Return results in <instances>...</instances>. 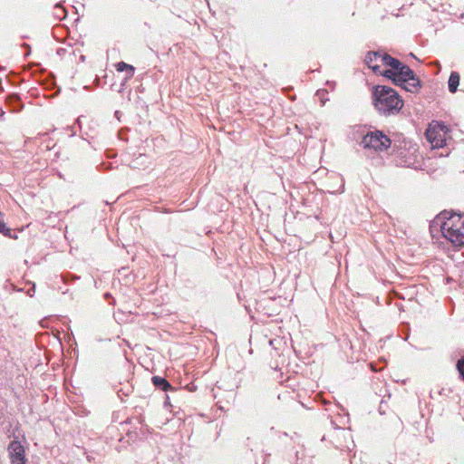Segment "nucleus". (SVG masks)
I'll use <instances>...</instances> for the list:
<instances>
[{
  "instance_id": "obj_22",
  "label": "nucleus",
  "mask_w": 464,
  "mask_h": 464,
  "mask_svg": "<svg viewBox=\"0 0 464 464\" xmlns=\"http://www.w3.org/2000/svg\"><path fill=\"white\" fill-rule=\"evenodd\" d=\"M382 406L381 405V406H380V412H381V413H382Z\"/></svg>"
},
{
  "instance_id": "obj_10",
  "label": "nucleus",
  "mask_w": 464,
  "mask_h": 464,
  "mask_svg": "<svg viewBox=\"0 0 464 464\" xmlns=\"http://www.w3.org/2000/svg\"><path fill=\"white\" fill-rule=\"evenodd\" d=\"M151 382L153 385L160 391L168 392L173 389L171 384L164 377L153 376Z\"/></svg>"
},
{
  "instance_id": "obj_18",
  "label": "nucleus",
  "mask_w": 464,
  "mask_h": 464,
  "mask_svg": "<svg viewBox=\"0 0 464 464\" xmlns=\"http://www.w3.org/2000/svg\"><path fill=\"white\" fill-rule=\"evenodd\" d=\"M104 297H105L106 299H108V298L111 297V295L110 293H106V294L104 295Z\"/></svg>"
},
{
  "instance_id": "obj_2",
  "label": "nucleus",
  "mask_w": 464,
  "mask_h": 464,
  "mask_svg": "<svg viewBox=\"0 0 464 464\" xmlns=\"http://www.w3.org/2000/svg\"><path fill=\"white\" fill-rule=\"evenodd\" d=\"M372 105L381 116L397 115L404 105L402 98L392 87L375 85L372 89Z\"/></svg>"
},
{
  "instance_id": "obj_9",
  "label": "nucleus",
  "mask_w": 464,
  "mask_h": 464,
  "mask_svg": "<svg viewBox=\"0 0 464 464\" xmlns=\"http://www.w3.org/2000/svg\"><path fill=\"white\" fill-rule=\"evenodd\" d=\"M426 137L428 140L432 144L434 147H443L445 145V140L441 137L440 133L435 129L428 128L426 130Z\"/></svg>"
},
{
  "instance_id": "obj_16",
  "label": "nucleus",
  "mask_w": 464,
  "mask_h": 464,
  "mask_svg": "<svg viewBox=\"0 0 464 464\" xmlns=\"http://www.w3.org/2000/svg\"><path fill=\"white\" fill-rule=\"evenodd\" d=\"M68 276H71L72 279H79L80 277L79 276H71V275H68V276H63V280L64 283H68Z\"/></svg>"
},
{
  "instance_id": "obj_12",
  "label": "nucleus",
  "mask_w": 464,
  "mask_h": 464,
  "mask_svg": "<svg viewBox=\"0 0 464 464\" xmlns=\"http://www.w3.org/2000/svg\"><path fill=\"white\" fill-rule=\"evenodd\" d=\"M67 34V38L65 39V43L69 46H73L77 44L80 40V34L78 31H63Z\"/></svg>"
},
{
  "instance_id": "obj_21",
  "label": "nucleus",
  "mask_w": 464,
  "mask_h": 464,
  "mask_svg": "<svg viewBox=\"0 0 464 464\" xmlns=\"http://www.w3.org/2000/svg\"><path fill=\"white\" fill-rule=\"evenodd\" d=\"M24 46L29 48V45L27 44H24Z\"/></svg>"
},
{
  "instance_id": "obj_13",
  "label": "nucleus",
  "mask_w": 464,
  "mask_h": 464,
  "mask_svg": "<svg viewBox=\"0 0 464 464\" xmlns=\"http://www.w3.org/2000/svg\"><path fill=\"white\" fill-rule=\"evenodd\" d=\"M0 233L5 237H12L11 229L6 227L1 212H0Z\"/></svg>"
},
{
  "instance_id": "obj_3",
  "label": "nucleus",
  "mask_w": 464,
  "mask_h": 464,
  "mask_svg": "<svg viewBox=\"0 0 464 464\" xmlns=\"http://www.w3.org/2000/svg\"><path fill=\"white\" fill-rule=\"evenodd\" d=\"M435 222L440 225L442 236L456 247L464 246V214L440 212Z\"/></svg>"
},
{
  "instance_id": "obj_19",
  "label": "nucleus",
  "mask_w": 464,
  "mask_h": 464,
  "mask_svg": "<svg viewBox=\"0 0 464 464\" xmlns=\"http://www.w3.org/2000/svg\"><path fill=\"white\" fill-rule=\"evenodd\" d=\"M55 8H56L57 10L62 11V12L63 11V8H62V7H60L58 5L55 6Z\"/></svg>"
},
{
  "instance_id": "obj_7",
  "label": "nucleus",
  "mask_w": 464,
  "mask_h": 464,
  "mask_svg": "<svg viewBox=\"0 0 464 464\" xmlns=\"http://www.w3.org/2000/svg\"><path fill=\"white\" fill-rule=\"evenodd\" d=\"M383 53L379 52H369L365 56V63L370 69H372L374 72L380 73V65L377 62L380 60L382 62V56Z\"/></svg>"
},
{
  "instance_id": "obj_8",
  "label": "nucleus",
  "mask_w": 464,
  "mask_h": 464,
  "mask_svg": "<svg viewBox=\"0 0 464 464\" xmlns=\"http://www.w3.org/2000/svg\"><path fill=\"white\" fill-rule=\"evenodd\" d=\"M115 68L117 72H126V75L121 82V86L123 87L125 83L133 77L135 72V67L129 63H126L125 62H119L115 64Z\"/></svg>"
},
{
  "instance_id": "obj_4",
  "label": "nucleus",
  "mask_w": 464,
  "mask_h": 464,
  "mask_svg": "<svg viewBox=\"0 0 464 464\" xmlns=\"http://www.w3.org/2000/svg\"><path fill=\"white\" fill-rule=\"evenodd\" d=\"M361 144L365 149L384 151L391 147L392 140L383 131L375 130L363 135Z\"/></svg>"
},
{
  "instance_id": "obj_6",
  "label": "nucleus",
  "mask_w": 464,
  "mask_h": 464,
  "mask_svg": "<svg viewBox=\"0 0 464 464\" xmlns=\"http://www.w3.org/2000/svg\"><path fill=\"white\" fill-rule=\"evenodd\" d=\"M425 2L433 12L436 13H442V14H448L451 15V5L450 4H447L446 2H443V0H422Z\"/></svg>"
},
{
  "instance_id": "obj_17",
  "label": "nucleus",
  "mask_w": 464,
  "mask_h": 464,
  "mask_svg": "<svg viewBox=\"0 0 464 464\" xmlns=\"http://www.w3.org/2000/svg\"><path fill=\"white\" fill-rule=\"evenodd\" d=\"M34 292H35V285H33L32 288H30L27 292V294L30 295V296H33L34 295Z\"/></svg>"
},
{
  "instance_id": "obj_20",
  "label": "nucleus",
  "mask_w": 464,
  "mask_h": 464,
  "mask_svg": "<svg viewBox=\"0 0 464 464\" xmlns=\"http://www.w3.org/2000/svg\"><path fill=\"white\" fill-rule=\"evenodd\" d=\"M341 188H342V189L340 190V192H343V190H344V184L343 183L341 185Z\"/></svg>"
},
{
  "instance_id": "obj_1",
  "label": "nucleus",
  "mask_w": 464,
  "mask_h": 464,
  "mask_svg": "<svg viewBox=\"0 0 464 464\" xmlns=\"http://www.w3.org/2000/svg\"><path fill=\"white\" fill-rule=\"evenodd\" d=\"M382 63L390 69L380 72V74L389 78L395 85L401 87L406 92L418 93L422 87L420 78L415 74L408 65L402 63L400 60L383 53Z\"/></svg>"
},
{
  "instance_id": "obj_5",
  "label": "nucleus",
  "mask_w": 464,
  "mask_h": 464,
  "mask_svg": "<svg viewBox=\"0 0 464 464\" xmlns=\"http://www.w3.org/2000/svg\"><path fill=\"white\" fill-rule=\"evenodd\" d=\"M11 464H26L25 450L20 441L12 440L7 448Z\"/></svg>"
},
{
  "instance_id": "obj_15",
  "label": "nucleus",
  "mask_w": 464,
  "mask_h": 464,
  "mask_svg": "<svg viewBox=\"0 0 464 464\" xmlns=\"http://www.w3.org/2000/svg\"><path fill=\"white\" fill-rule=\"evenodd\" d=\"M457 370L459 372V375L461 376L462 380L464 381V357L460 358L457 362Z\"/></svg>"
},
{
  "instance_id": "obj_14",
  "label": "nucleus",
  "mask_w": 464,
  "mask_h": 464,
  "mask_svg": "<svg viewBox=\"0 0 464 464\" xmlns=\"http://www.w3.org/2000/svg\"><path fill=\"white\" fill-rule=\"evenodd\" d=\"M327 91L324 89H320L315 93V95L320 99L322 105H324L325 102L328 101V98L325 97Z\"/></svg>"
},
{
  "instance_id": "obj_11",
  "label": "nucleus",
  "mask_w": 464,
  "mask_h": 464,
  "mask_svg": "<svg viewBox=\"0 0 464 464\" xmlns=\"http://www.w3.org/2000/svg\"><path fill=\"white\" fill-rule=\"evenodd\" d=\"M460 76L458 72H451L448 81V88L451 93H455L459 85Z\"/></svg>"
}]
</instances>
